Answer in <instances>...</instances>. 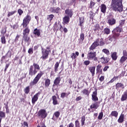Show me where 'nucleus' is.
I'll use <instances>...</instances> for the list:
<instances>
[{"mask_svg":"<svg viewBox=\"0 0 127 127\" xmlns=\"http://www.w3.org/2000/svg\"><path fill=\"white\" fill-rule=\"evenodd\" d=\"M109 68H110V66H109V65L105 66L103 68V71H104V72H106V71H107L108 69H109Z\"/></svg>","mask_w":127,"mask_h":127,"instance_id":"680f3d73","label":"nucleus"},{"mask_svg":"<svg viewBox=\"0 0 127 127\" xmlns=\"http://www.w3.org/2000/svg\"><path fill=\"white\" fill-rule=\"evenodd\" d=\"M89 70L90 72H91L92 74V76H94L95 75V70H96V67L95 66H91L89 67Z\"/></svg>","mask_w":127,"mask_h":127,"instance_id":"412c9836","label":"nucleus"},{"mask_svg":"<svg viewBox=\"0 0 127 127\" xmlns=\"http://www.w3.org/2000/svg\"><path fill=\"white\" fill-rule=\"evenodd\" d=\"M102 65H98L96 67V72L97 73H99V74H102Z\"/></svg>","mask_w":127,"mask_h":127,"instance_id":"393cba45","label":"nucleus"},{"mask_svg":"<svg viewBox=\"0 0 127 127\" xmlns=\"http://www.w3.org/2000/svg\"><path fill=\"white\" fill-rule=\"evenodd\" d=\"M97 46H99V44L94 42L90 47V51H91V50H94V49H95Z\"/></svg>","mask_w":127,"mask_h":127,"instance_id":"6ab92c4d","label":"nucleus"},{"mask_svg":"<svg viewBox=\"0 0 127 127\" xmlns=\"http://www.w3.org/2000/svg\"><path fill=\"white\" fill-rule=\"evenodd\" d=\"M6 32V28L2 29V31H1V34H3V35H4V34Z\"/></svg>","mask_w":127,"mask_h":127,"instance_id":"5fc2aeb1","label":"nucleus"},{"mask_svg":"<svg viewBox=\"0 0 127 127\" xmlns=\"http://www.w3.org/2000/svg\"><path fill=\"white\" fill-rule=\"evenodd\" d=\"M70 95V92H69L68 93H66L65 92H63L61 93V97L62 98V99H64L65 97H68Z\"/></svg>","mask_w":127,"mask_h":127,"instance_id":"7c9ffc66","label":"nucleus"},{"mask_svg":"<svg viewBox=\"0 0 127 127\" xmlns=\"http://www.w3.org/2000/svg\"><path fill=\"white\" fill-rule=\"evenodd\" d=\"M58 29L60 30V31H63V27H62V25H59V28Z\"/></svg>","mask_w":127,"mask_h":127,"instance_id":"bf43d9fd","label":"nucleus"},{"mask_svg":"<svg viewBox=\"0 0 127 127\" xmlns=\"http://www.w3.org/2000/svg\"><path fill=\"white\" fill-rule=\"evenodd\" d=\"M127 57L123 56L120 60V63H121V64H123L124 62H126V60H127Z\"/></svg>","mask_w":127,"mask_h":127,"instance_id":"f704fd0d","label":"nucleus"},{"mask_svg":"<svg viewBox=\"0 0 127 127\" xmlns=\"http://www.w3.org/2000/svg\"><path fill=\"white\" fill-rule=\"evenodd\" d=\"M71 58H72V59H75L76 58V55H75V53L71 54Z\"/></svg>","mask_w":127,"mask_h":127,"instance_id":"052dcab7","label":"nucleus"},{"mask_svg":"<svg viewBox=\"0 0 127 127\" xmlns=\"http://www.w3.org/2000/svg\"><path fill=\"white\" fill-rule=\"evenodd\" d=\"M84 17H80L79 18V25L80 26H83L84 25V22H85V21H84Z\"/></svg>","mask_w":127,"mask_h":127,"instance_id":"cd10ccee","label":"nucleus"},{"mask_svg":"<svg viewBox=\"0 0 127 127\" xmlns=\"http://www.w3.org/2000/svg\"><path fill=\"white\" fill-rule=\"evenodd\" d=\"M40 95V92H38L35 95H34L32 99V103L34 105L35 104V102H37L38 100V96Z\"/></svg>","mask_w":127,"mask_h":127,"instance_id":"9d476101","label":"nucleus"},{"mask_svg":"<svg viewBox=\"0 0 127 127\" xmlns=\"http://www.w3.org/2000/svg\"><path fill=\"white\" fill-rule=\"evenodd\" d=\"M84 65L88 66V65H89V64H90V61H85L84 62Z\"/></svg>","mask_w":127,"mask_h":127,"instance_id":"338daca9","label":"nucleus"},{"mask_svg":"<svg viewBox=\"0 0 127 127\" xmlns=\"http://www.w3.org/2000/svg\"><path fill=\"white\" fill-rule=\"evenodd\" d=\"M61 81V78H60V77H57L54 81V83L53 85V87H55V86H57V85H59V84H60Z\"/></svg>","mask_w":127,"mask_h":127,"instance_id":"f8f14e48","label":"nucleus"},{"mask_svg":"<svg viewBox=\"0 0 127 127\" xmlns=\"http://www.w3.org/2000/svg\"><path fill=\"white\" fill-rule=\"evenodd\" d=\"M53 105H58V101H57V97L56 96H53Z\"/></svg>","mask_w":127,"mask_h":127,"instance_id":"c85d7f7f","label":"nucleus"},{"mask_svg":"<svg viewBox=\"0 0 127 127\" xmlns=\"http://www.w3.org/2000/svg\"><path fill=\"white\" fill-rule=\"evenodd\" d=\"M40 69L39 65L37 64L34 63L32 65H31L29 69V75L30 76H34L36 73L38 72V70Z\"/></svg>","mask_w":127,"mask_h":127,"instance_id":"f03ea898","label":"nucleus"},{"mask_svg":"<svg viewBox=\"0 0 127 127\" xmlns=\"http://www.w3.org/2000/svg\"><path fill=\"white\" fill-rule=\"evenodd\" d=\"M127 99V90L124 93V94L122 95L121 98V101L124 102V101H126Z\"/></svg>","mask_w":127,"mask_h":127,"instance_id":"aec40b11","label":"nucleus"},{"mask_svg":"<svg viewBox=\"0 0 127 127\" xmlns=\"http://www.w3.org/2000/svg\"><path fill=\"white\" fill-rule=\"evenodd\" d=\"M122 30H123V27L121 26H118L115 29H114V30L112 31V33L113 34H114L116 36L119 37V36H120V32H122Z\"/></svg>","mask_w":127,"mask_h":127,"instance_id":"423d86ee","label":"nucleus"},{"mask_svg":"<svg viewBox=\"0 0 127 127\" xmlns=\"http://www.w3.org/2000/svg\"><path fill=\"white\" fill-rule=\"evenodd\" d=\"M116 19L114 18H110L108 20V23L109 25H114V24H116Z\"/></svg>","mask_w":127,"mask_h":127,"instance_id":"ddd939ff","label":"nucleus"},{"mask_svg":"<svg viewBox=\"0 0 127 127\" xmlns=\"http://www.w3.org/2000/svg\"><path fill=\"white\" fill-rule=\"evenodd\" d=\"M60 11V8L59 7H58L56 8H54L52 10V11L54 12V13H58Z\"/></svg>","mask_w":127,"mask_h":127,"instance_id":"a19ab883","label":"nucleus"},{"mask_svg":"<svg viewBox=\"0 0 127 127\" xmlns=\"http://www.w3.org/2000/svg\"><path fill=\"white\" fill-rule=\"evenodd\" d=\"M53 17H54V15L51 14V15L47 16V19H48V20H49V21H51V20H52V19H53Z\"/></svg>","mask_w":127,"mask_h":127,"instance_id":"4c0bfd02","label":"nucleus"},{"mask_svg":"<svg viewBox=\"0 0 127 127\" xmlns=\"http://www.w3.org/2000/svg\"><path fill=\"white\" fill-rule=\"evenodd\" d=\"M75 127H80V123L79 122V121L78 120L75 121Z\"/></svg>","mask_w":127,"mask_h":127,"instance_id":"3c124183","label":"nucleus"},{"mask_svg":"<svg viewBox=\"0 0 127 127\" xmlns=\"http://www.w3.org/2000/svg\"><path fill=\"white\" fill-rule=\"evenodd\" d=\"M106 9L107 6H106V5H105L104 4H101V12L103 13H105Z\"/></svg>","mask_w":127,"mask_h":127,"instance_id":"a878e982","label":"nucleus"},{"mask_svg":"<svg viewBox=\"0 0 127 127\" xmlns=\"http://www.w3.org/2000/svg\"><path fill=\"white\" fill-rule=\"evenodd\" d=\"M63 20L64 24H68V23H69V21H70V17L65 16L63 18Z\"/></svg>","mask_w":127,"mask_h":127,"instance_id":"4468645a","label":"nucleus"},{"mask_svg":"<svg viewBox=\"0 0 127 127\" xmlns=\"http://www.w3.org/2000/svg\"><path fill=\"white\" fill-rule=\"evenodd\" d=\"M29 40H30V38L28 37V36L23 35L22 41H24L25 42H29Z\"/></svg>","mask_w":127,"mask_h":127,"instance_id":"4be33fe9","label":"nucleus"},{"mask_svg":"<svg viewBox=\"0 0 127 127\" xmlns=\"http://www.w3.org/2000/svg\"><path fill=\"white\" fill-rule=\"evenodd\" d=\"M65 14H67V16L72 17V16L73 15V11L71 9H67L65 11Z\"/></svg>","mask_w":127,"mask_h":127,"instance_id":"9b49d317","label":"nucleus"},{"mask_svg":"<svg viewBox=\"0 0 127 127\" xmlns=\"http://www.w3.org/2000/svg\"><path fill=\"white\" fill-rule=\"evenodd\" d=\"M123 55H124L123 56H125V57H127V51L124 50L123 52Z\"/></svg>","mask_w":127,"mask_h":127,"instance_id":"69168bd1","label":"nucleus"},{"mask_svg":"<svg viewBox=\"0 0 127 127\" xmlns=\"http://www.w3.org/2000/svg\"><path fill=\"white\" fill-rule=\"evenodd\" d=\"M24 92L25 94H28L29 93V86H27L24 89Z\"/></svg>","mask_w":127,"mask_h":127,"instance_id":"de8ad7c7","label":"nucleus"},{"mask_svg":"<svg viewBox=\"0 0 127 127\" xmlns=\"http://www.w3.org/2000/svg\"><path fill=\"white\" fill-rule=\"evenodd\" d=\"M58 67H59V62H57L55 65V71L56 73L58 71Z\"/></svg>","mask_w":127,"mask_h":127,"instance_id":"79ce46f5","label":"nucleus"},{"mask_svg":"<svg viewBox=\"0 0 127 127\" xmlns=\"http://www.w3.org/2000/svg\"><path fill=\"white\" fill-rule=\"evenodd\" d=\"M38 116H39L42 119H45L47 117V113L46 110L43 109L40 110L38 113Z\"/></svg>","mask_w":127,"mask_h":127,"instance_id":"6e6552de","label":"nucleus"},{"mask_svg":"<svg viewBox=\"0 0 127 127\" xmlns=\"http://www.w3.org/2000/svg\"><path fill=\"white\" fill-rule=\"evenodd\" d=\"M124 24H125V20H120L119 26H121V27H123Z\"/></svg>","mask_w":127,"mask_h":127,"instance_id":"09e8293b","label":"nucleus"},{"mask_svg":"<svg viewBox=\"0 0 127 127\" xmlns=\"http://www.w3.org/2000/svg\"><path fill=\"white\" fill-rule=\"evenodd\" d=\"M95 43H97L100 46H103V45H105V43L103 41V39H97L95 41Z\"/></svg>","mask_w":127,"mask_h":127,"instance_id":"f3484780","label":"nucleus"},{"mask_svg":"<svg viewBox=\"0 0 127 127\" xmlns=\"http://www.w3.org/2000/svg\"><path fill=\"white\" fill-rule=\"evenodd\" d=\"M90 8H92L93 6L95 5V2L93 1H91L90 3Z\"/></svg>","mask_w":127,"mask_h":127,"instance_id":"e2e57ef3","label":"nucleus"},{"mask_svg":"<svg viewBox=\"0 0 127 127\" xmlns=\"http://www.w3.org/2000/svg\"><path fill=\"white\" fill-rule=\"evenodd\" d=\"M122 1L123 0H112L111 6L115 11L121 12L124 10Z\"/></svg>","mask_w":127,"mask_h":127,"instance_id":"f257e3e1","label":"nucleus"},{"mask_svg":"<svg viewBox=\"0 0 127 127\" xmlns=\"http://www.w3.org/2000/svg\"><path fill=\"white\" fill-rule=\"evenodd\" d=\"M81 100H82V97L81 96H78L75 99V101H76V102H78V101Z\"/></svg>","mask_w":127,"mask_h":127,"instance_id":"0e129e2a","label":"nucleus"},{"mask_svg":"<svg viewBox=\"0 0 127 127\" xmlns=\"http://www.w3.org/2000/svg\"><path fill=\"white\" fill-rule=\"evenodd\" d=\"M15 12H16V11H14L8 12V13L7 14V17H9V16L13 15V14H14V13H15Z\"/></svg>","mask_w":127,"mask_h":127,"instance_id":"8fccbe9b","label":"nucleus"},{"mask_svg":"<svg viewBox=\"0 0 127 127\" xmlns=\"http://www.w3.org/2000/svg\"><path fill=\"white\" fill-rule=\"evenodd\" d=\"M102 52H104L106 55H110V51L107 49H104L102 50Z\"/></svg>","mask_w":127,"mask_h":127,"instance_id":"37998d69","label":"nucleus"},{"mask_svg":"<svg viewBox=\"0 0 127 127\" xmlns=\"http://www.w3.org/2000/svg\"><path fill=\"white\" fill-rule=\"evenodd\" d=\"M28 53H29V54H32L33 53V49L30 48L28 51Z\"/></svg>","mask_w":127,"mask_h":127,"instance_id":"864d4df0","label":"nucleus"},{"mask_svg":"<svg viewBox=\"0 0 127 127\" xmlns=\"http://www.w3.org/2000/svg\"><path fill=\"white\" fill-rule=\"evenodd\" d=\"M82 93L84 95H86L87 96H89V91L86 89L82 90Z\"/></svg>","mask_w":127,"mask_h":127,"instance_id":"a18cd8bd","label":"nucleus"},{"mask_svg":"<svg viewBox=\"0 0 127 127\" xmlns=\"http://www.w3.org/2000/svg\"><path fill=\"white\" fill-rule=\"evenodd\" d=\"M101 62L103 63V64H106L107 63H109V61H110V60L108 58L106 57H102L101 58Z\"/></svg>","mask_w":127,"mask_h":127,"instance_id":"dca6fc26","label":"nucleus"},{"mask_svg":"<svg viewBox=\"0 0 127 127\" xmlns=\"http://www.w3.org/2000/svg\"><path fill=\"white\" fill-rule=\"evenodd\" d=\"M84 39H85V35H84V33H81L80 34V41H79V43L80 42H83V41H84Z\"/></svg>","mask_w":127,"mask_h":127,"instance_id":"72a5a7b5","label":"nucleus"},{"mask_svg":"<svg viewBox=\"0 0 127 127\" xmlns=\"http://www.w3.org/2000/svg\"><path fill=\"white\" fill-rule=\"evenodd\" d=\"M96 56H97L96 52H93L92 51H89L87 54V59L88 60H93L94 59V61H97L98 58Z\"/></svg>","mask_w":127,"mask_h":127,"instance_id":"20e7f679","label":"nucleus"},{"mask_svg":"<svg viewBox=\"0 0 127 127\" xmlns=\"http://www.w3.org/2000/svg\"><path fill=\"white\" fill-rule=\"evenodd\" d=\"M18 13L19 14V15H21L22 13H23V11L22 10L19 9L18 10Z\"/></svg>","mask_w":127,"mask_h":127,"instance_id":"6e6d98bb","label":"nucleus"},{"mask_svg":"<svg viewBox=\"0 0 127 127\" xmlns=\"http://www.w3.org/2000/svg\"><path fill=\"white\" fill-rule=\"evenodd\" d=\"M50 85V79H47L45 81V86H46V87H49Z\"/></svg>","mask_w":127,"mask_h":127,"instance_id":"ea45409f","label":"nucleus"},{"mask_svg":"<svg viewBox=\"0 0 127 127\" xmlns=\"http://www.w3.org/2000/svg\"><path fill=\"white\" fill-rule=\"evenodd\" d=\"M1 42L2 44H5V43H6V41H5V36H4V35H3V36L1 37Z\"/></svg>","mask_w":127,"mask_h":127,"instance_id":"58836bf2","label":"nucleus"},{"mask_svg":"<svg viewBox=\"0 0 127 127\" xmlns=\"http://www.w3.org/2000/svg\"><path fill=\"white\" fill-rule=\"evenodd\" d=\"M55 116L56 118H59V116H60V112L57 111L55 113Z\"/></svg>","mask_w":127,"mask_h":127,"instance_id":"603ef678","label":"nucleus"},{"mask_svg":"<svg viewBox=\"0 0 127 127\" xmlns=\"http://www.w3.org/2000/svg\"><path fill=\"white\" fill-rule=\"evenodd\" d=\"M42 75H43V72L40 71L33 79V81L30 82V86H34V85H36L39 81V79L42 76Z\"/></svg>","mask_w":127,"mask_h":127,"instance_id":"7ed1b4c3","label":"nucleus"},{"mask_svg":"<svg viewBox=\"0 0 127 127\" xmlns=\"http://www.w3.org/2000/svg\"><path fill=\"white\" fill-rule=\"evenodd\" d=\"M92 100L93 101H99V99L98 97H97V91L93 92V94L92 95Z\"/></svg>","mask_w":127,"mask_h":127,"instance_id":"a211bd4d","label":"nucleus"},{"mask_svg":"<svg viewBox=\"0 0 127 127\" xmlns=\"http://www.w3.org/2000/svg\"><path fill=\"white\" fill-rule=\"evenodd\" d=\"M31 20V16L29 14H27L25 17L24 18L23 20V23L21 25L23 27H27L28 24H29V21Z\"/></svg>","mask_w":127,"mask_h":127,"instance_id":"39448f33","label":"nucleus"},{"mask_svg":"<svg viewBox=\"0 0 127 127\" xmlns=\"http://www.w3.org/2000/svg\"><path fill=\"white\" fill-rule=\"evenodd\" d=\"M118 78H119V76H115L112 79L110 80V83H113V82H114V81H115V80L116 79H118Z\"/></svg>","mask_w":127,"mask_h":127,"instance_id":"4d7b16f0","label":"nucleus"},{"mask_svg":"<svg viewBox=\"0 0 127 127\" xmlns=\"http://www.w3.org/2000/svg\"><path fill=\"white\" fill-rule=\"evenodd\" d=\"M99 103L98 102H95V103H94L93 104L91 105L90 106V109H98V108H99Z\"/></svg>","mask_w":127,"mask_h":127,"instance_id":"5701e85b","label":"nucleus"},{"mask_svg":"<svg viewBox=\"0 0 127 127\" xmlns=\"http://www.w3.org/2000/svg\"><path fill=\"white\" fill-rule=\"evenodd\" d=\"M119 115V113L116 111H112L110 114V116L112 117H115V118H118V116Z\"/></svg>","mask_w":127,"mask_h":127,"instance_id":"bb28decb","label":"nucleus"},{"mask_svg":"<svg viewBox=\"0 0 127 127\" xmlns=\"http://www.w3.org/2000/svg\"><path fill=\"white\" fill-rule=\"evenodd\" d=\"M4 118H5V113L2 111H0V119L2 120V119H4Z\"/></svg>","mask_w":127,"mask_h":127,"instance_id":"473e14b6","label":"nucleus"},{"mask_svg":"<svg viewBox=\"0 0 127 127\" xmlns=\"http://www.w3.org/2000/svg\"><path fill=\"white\" fill-rule=\"evenodd\" d=\"M9 66V64H6V66H5V69L4 70V72H6V69H7V68H8V66Z\"/></svg>","mask_w":127,"mask_h":127,"instance_id":"774afa93","label":"nucleus"},{"mask_svg":"<svg viewBox=\"0 0 127 127\" xmlns=\"http://www.w3.org/2000/svg\"><path fill=\"white\" fill-rule=\"evenodd\" d=\"M85 121H86V117H85V116H82L81 117V127H83V126L85 125Z\"/></svg>","mask_w":127,"mask_h":127,"instance_id":"e433bc0d","label":"nucleus"},{"mask_svg":"<svg viewBox=\"0 0 127 127\" xmlns=\"http://www.w3.org/2000/svg\"><path fill=\"white\" fill-rule=\"evenodd\" d=\"M118 88H122V89H125V85L122 83H117L116 85V89Z\"/></svg>","mask_w":127,"mask_h":127,"instance_id":"b1692460","label":"nucleus"},{"mask_svg":"<svg viewBox=\"0 0 127 127\" xmlns=\"http://www.w3.org/2000/svg\"><path fill=\"white\" fill-rule=\"evenodd\" d=\"M90 18H93L94 16H95V13H93V12H90Z\"/></svg>","mask_w":127,"mask_h":127,"instance_id":"13d9d810","label":"nucleus"},{"mask_svg":"<svg viewBox=\"0 0 127 127\" xmlns=\"http://www.w3.org/2000/svg\"><path fill=\"white\" fill-rule=\"evenodd\" d=\"M34 34H35V35H37V36H40V31L39 29H37V28H36L34 30Z\"/></svg>","mask_w":127,"mask_h":127,"instance_id":"2f4dec72","label":"nucleus"},{"mask_svg":"<svg viewBox=\"0 0 127 127\" xmlns=\"http://www.w3.org/2000/svg\"><path fill=\"white\" fill-rule=\"evenodd\" d=\"M117 37H118L116 35H114V34H113L112 36H109V37L108 38L107 41L106 42L107 44L111 43V42H112L113 40H116Z\"/></svg>","mask_w":127,"mask_h":127,"instance_id":"1a4fd4ad","label":"nucleus"},{"mask_svg":"<svg viewBox=\"0 0 127 127\" xmlns=\"http://www.w3.org/2000/svg\"><path fill=\"white\" fill-rule=\"evenodd\" d=\"M103 116H104V114L103 113V112H101V113H99V115L98 117V119L102 120V119H103Z\"/></svg>","mask_w":127,"mask_h":127,"instance_id":"49530a36","label":"nucleus"},{"mask_svg":"<svg viewBox=\"0 0 127 127\" xmlns=\"http://www.w3.org/2000/svg\"><path fill=\"white\" fill-rule=\"evenodd\" d=\"M30 30L28 27H26L25 29L24 30L23 32V35H27L29 33Z\"/></svg>","mask_w":127,"mask_h":127,"instance_id":"c756f323","label":"nucleus"},{"mask_svg":"<svg viewBox=\"0 0 127 127\" xmlns=\"http://www.w3.org/2000/svg\"><path fill=\"white\" fill-rule=\"evenodd\" d=\"M124 121H125V115H124L123 114H121L119 119L118 120V123H119V124H122V123H124Z\"/></svg>","mask_w":127,"mask_h":127,"instance_id":"2eb2a0df","label":"nucleus"},{"mask_svg":"<svg viewBox=\"0 0 127 127\" xmlns=\"http://www.w3.org/2000/svg\"><path fill=\"white\" fill-rule=\"evenodd\" d=\"M104 31L106 34H110V33L111 32V31L108 28H105Z\"/></svg>","mask_w":127,"mask_h":127,"instance_id":"c03bdc74","label":"nucleus"},{"mask_svg":"<svg viewBox=\"0 0 127 127\" xmlns=\"http://www.w3.org/2000/svg\"><path fill=\"white\" fill-rule=\"evenodd\" d=\"M112 58L113 60H117L118 57L117 56V53L114 52L111 55Z\"/></svg>","mask_w":127,"mask_h":127,"instance_id":"c9c22d12","label":"nucleus"},{"mask_svg":"<svg viewBox=\"0 0 127 127\" xmlns=\"http://www.w3.org/2000/svg\"><path fill=\"white\" fill-rule=\"evenodd\" d=\"M42 56L41 57V58L43 60H46V59L48 58V56L49 55V51L46 49H43V48H42Z\"/></svg>","mask_w":127,"mask_h":127,"instance_id":"0eeeda50","label":"nucleus"}]
</instances>
